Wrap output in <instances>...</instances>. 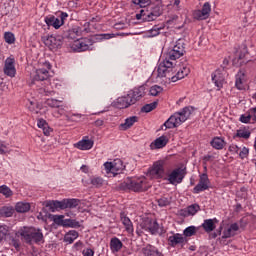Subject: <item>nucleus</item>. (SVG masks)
I'll use <instances>...</instances> for the list:
<instances>
[{
    "mask_svg": "<svg viewBox=\"0 0 256 256\" xmlns=\"http://www.w3.org/2000/svg\"><path fill=\"white\" fill-rule=\"evenodd\" d=\"M65 229H83V225L81 222L77 221V219L68 218L64 224Z\"/></svg>",
    "mask_w": 256,
    "mask_h": 256,
    "instance_id": "obj_34",
    "label": "nucleus"
},
{
    "mask_svg": "<svg viewBox=\"0 0 256 256\" xmlns=\"http://www.w3.org/2000/svg\"><path fill=\"white\" fill-rule=\"evenodd\" d=\"M43 207H46L50 213L62 211L61 200H46L43 202Z\"/></svg>",
    "mask_w": 256,
    "mask_h": 256,
    "instance_id": "obj_22",
    "label": "nucleus"
},
{
    "mask_svg": "<svg viewBox=\"0 0 256 256\" xmlns=\"http://www.w3.org/2000/svg\"><path fill=\"white\" fill-rule=\"evenodd\" d=\"M0 194L4 195V197H6V199H9V197H13V190H11V188H9V186H7V185H1L0 186Z\"/></svg>",
    "mask_w": 256,
    "mask_h": 256,
    "instance_id": "obj_48",
    "label": "nucleus"
},
{
    "mask_svg": "<svg viewBox=\"0 0 256 256\" xmlns=\"http://www.w3.org/2000/svg\"><path fill=\"white\" fill-rule=\"evenodd\" d=\"M251 119H253V116L250 113V110H248L245 114L240 115L239 121L240 123H251Z\"/></svg>",
    "mask_w": 256,
    "mask_h": 256,
    "instance_id": "obj_53",
    "label": "nucleus"
},
{
    "mask_svg": "<svg viewBox=\"0 0 256 256\" xmlns=\"http://www.w3.org/2000/svg\"><path fill=\"white\" fill-rule=\"evenodd\" d=\"M136 19L138 21H140V19H142V21H144V22H149V20L147 19V10L141 9L140 13L136 14Z\"/></svg>",
    "mask_w": 256,
    "mask_h": 256,
    "instance_id": "obj_57",
    "label": "nucleus"
},
{
    "mask_svg": "<svg viewBox=\"0 0 256 256\" xmlns=\"http://www.w3.org/2000/svg\"><path fill=\"white\" fill-rule=\"evenodd\" d=\"M119 33H104V34H96L95 39L96 41H105L108 39H113V37H118Z\"/></svg>",
    "mask_w": 256,
    "mask_h": 256,
    "instance_id": "obj_43",
    "label": "nucleus"
},
{
    "mask_svg": "<svg viewBox=\"0 0 256 256\" xmlns=\"http://www.w3.org/2000/svg\"><path fill=\"white\" fill-rule=\"evenodd\" d=\"M240 159H247L249 157V148L243 147L242 150L238 153Z\"/></svg>",
    "mask_w": 256,
    "mask_h": 256,
    "instance_id": "obj_61",
    "label": "nucleus"
},
{
    "mask_svg": "<svg viewBox=\"0 0 256 256\" xmlns=\"http://www.w3.org/2000/svg\"><path fill=\"white\" fill-rule=\"evenodd\" d=\"M208 189L209 185L198 182V184L193 188L192 193L194 195H198V193H202V191H207Z\"/></svg>",
    "mask_w": 256,
    "mask_h": 256,
    "instance_id": "obj_47",
    "label": "nucleus"
},
{
    "mask_svg": "<svg viewBox=\"0 0 256 256\" xmlns=\"http://www.w3.org/2000/svg\"><path fill=\"white\" fill-rule=\"evenodd\" d=\"M113 166H114L113 177H117V175H121V173L125 171V164L123 163V160L119 158H116L113 160Z\"/></svg>",
    "mask_w": 256,
    "mask_h": 256,
    "instance_id": "obj_29",
    "label": "nucleus"
},
{
    "mask_svg": "<svg viewBox=\"0 0 256 256\" xmlns=\"http://www.w3.org/2000/svg\"><path fill=\"white\" fill-rule=\"evenodd\" d=\"M217 223H219V220L217 218H210V219H206L204 220V222L202 223L201 226L202 229L206 232V233H212V231H215V229L217 228Z\"/></svg>",
    "mask_w": 256,
    "mask_h": 256,
    "instance_id": "obj_21",
    "label": "nucleus"
},
{
    "mask_svg": "<svg viewBox=\"0 0 256 256\" xmlns=\"http://www.w3.org/2000/svg\"><path fill=\"white\" fill-rule=\"evenodd\" d=\"M148 173L150 177H154V179H164L165 160H158L154 162Z\"/></svg>",
    "mask_w": 256,
    "mask_h": 256,
    "instance_id": "obj_12",
    "label": "nucleus"
},
{
    "mask_svg": "<svg viewBox=\"0 0 256 256\" xmlns=\"http://www.w3.org/2000/svg\"><path fill=\"white\" fill-rule=\"evenodd\" d=\"M167 143H169V138L166 135H162L151 143V147L154 146V149H163V147H167Z\"/></svg>",
    "mask_w": 256,
    "mask_h": 256,
    "instance_id": "obj_28",
    "label": "nucleus"
},
{
    "mask_svg": "<svg viewBox=\"0 0 256 256\" xmlns=\"http://www.w3.org/2000/svg\"><path fill=\"white\" fill-rule=\"evenodd\" d=\"M120 221L122 225L124 226V229L126 232H128L129 235H134L135 228L133 227V222L131 221V218L127 216V213L120 212Z\"/></svg>",
    "mask_w": 256,
    "mask_h": 256,
    "instance_id": "obj_18",
    "label": "nucleus"
},
{
    "mask_svg": "<svg viewBox=\"0 0 256 256\" xmlns=\"http://www.w3.org/2000/svg\"><path fill=\"white\" fill-rule=\"evenodd\" d=\"M201 227H196V226H188L183 230V236L186 239H189V237H193L194 235H197V231H199Z\"/></svg>",
    "mask_w": 256,
    "mask_h": 256,
    "instance_id": "obj_38",
    "label": "nucleus"
},
{
    "mask_svg": "<svg viewBox=\"0 0 256 256\" xmlns=\"http://www.w3.org/2000/svg\"><path fill=\"white\" fill-rule=\"evenodd\" d=\"M132 3L140 9H147L151 5V0H132Z\"/></svg>",
    "mask_w": 256,
    "mask_h": 256,
    "instance_id": "obj_50",
    "label": "nucleus"
},
{
    "mask_svg": "<svg viewBox=\"0 0 256 256\" xmlns=\"http://www.w3.org/2000/svg\"><path fill=\"white\" fill-rule=\"evenodd\" d=\"M28 109L32 113H39V109H41V107H39V103L31 101Z\"/></svg>",
    "mask_w": 256,
    "mask_h": 256,
    "instance_id": "obj_59",
    "label": "nucleus"
},
{
    "mask_svg": "<svg viewBox=\"0 0 256 256\" xmlns=\"http://www.w3.org/2000/svg\"><path fill=\"white\" fill-rule=\"evenodd\" d=\"M101 21V17L96 16L92 17L89 22L84 23V31L85 33H91V23H99Z\"/></svg>",
    "mask_w": 256,
    "mask_h": 256,
    "instance_id": "obj_46",
    "label": "nucleus"
},
{
    "mask_svg": "<svg viewBox=\"0 0 256 256\" xmlns=\"http://www.w3.org/2000/svg\"><path fill=\"white\" fill-rule=\"evenodd\" d=\"M83 247H85V244H83V241L79 240L76 243H74L72 249L74 251H81V249H83Z\"/></svg>",
    "mask_w": 256,
    "mask_h": 256,
    "instance_id": "obj_63",
    "label": "nucleus"
},
{
    "mask_svg": "<svg viewBox=\"0 0 256 256\" xmlns=\"http://www.w3.org/2000/svg\"><path fill=\"white\" fill-rule=\"evenodd\" d=\"M244 80H245V72H243L242 70H239L235 75V87L236 89H238V91H243V89H245V86H243Z\"/></svg>",
    "mask_w": 256,
    "mask_h": 256,
    "instance_id": "obj_33",
    "label": "nucleus"
},
{
    "mask_svg": "<svg viewBox=\"0 0 256 256\" xmlns=\"http://www.w3.org/2000/svg\"><path fill=\"white\" fill-rule=\"evenodd\" d=\"M196 109L197 108H195L194 106H185L180 111L176 112V115H178V117H180L181 120L184 119V123H185V121H187V119L191 117L193 111H195Z\"/></svg>",
    "mask_w": 256,
    "mask_h": 256,
    "instance_id": "obj_27",
    "label": "nucleus"
},
{
    "mask_svg": "<svg viewBox=\"0 0 256 256\" xmlns=\"http://www.w3.org/2000/svg\"><path fill=\"white\" fill-rule=\"evenodd\" d=\"M139 122V117L138 116H130L124 120V123H121L118 126L119 131H129L135 123Z\"/></svg>",
    "mask_w": 256,
    "mask_h": 256,
    "instance_id": "obj_23",
    "label": "nucleus"
},
{
    "mask_svg": "<svg viewBox=\"0 0 256 256\" xmlns=\"http://www.w3.org/2000/svg\"><path fill=\"white\" fill-rule=\"evenodd\" d=\"M247 55H249V48L247 44L243 43L234 52V58L232 60L233 65L235 67H242L243 64L247 63V61H245Z\"/></svg>",
    "mask_w": 256,
    "mask_h": 256,
    "instance_id": "obj_9",
    "label": "nucleus"
},
{
    "mask_svg": "<svg viewBox=\"0 0 256 256\" xmlns=\"http://www.w3.org/2000/svg\"><path fill=\"white\" fill-rule=\"evenodd\" d=\"M63 36H53L50 35L43 39L44 45L50 49V51H57L63 47Z\"/></svg>",
    "mask_w": 256,
    "mask_h": 256,
    "instance_id": "obj_13",
    "label": "nucleus"
},
{
    "mask_svg": "<svg viewBox=\"0 0 256 256\" xmlns=\"http://www.w3.org/2000/svg\"><path fill=\"white\" fill-rule=\"evenodd\" d=\"M62 211H67V209H77L78 205H81V200L79 198H64L61 200Z\"/></svg>",
    "mask_w": 256,
    "mask_h": 256,
    "instance_id": "obj_19",
    "label": "nucleus"
},
{
    "mask_svg": "<svg viewBox=\"0 0 256 256\" xmlns=\"http://www.w3.org/2000/svg\"><path fill=\"white\" fill-rule=\"evenodd\" d=\"M110 249L112 253H119V251L123 249V242L115 236L112 237L110 240Z\"/></svg>",
    "mask_w": 256,
    "mask_h": 256,
    "instance_id": "obj_32",
    "label": "nucleus"
},
{
    "mask_svg": "<svg viewBox=\"0 0 256 256\" xmlns=\"http://www.w3.org/2000/svg\"><path fill=\"white\" fill-rule=\"evenodd\" d=\"M210 145L212 149H216V151H221L227 147V142L225 141V137L215 136L210 141Z\"/></svg>",
    "mask_w": 256,
    "mask_h": 256,
    "instance_id": "obj_24",
    "label": "nucleus"
},
{
    "mask_svg": "<svg viewBox=\"0 0 256 256\" xmlns=\"http://www.w3.org/2000/svg\"><path fill=\"white\" fill-rule=\"evenodd\" d=\"M69 18V14L64 11H58L57 17L55 15H48L44 18V23L47 25V29H61L65 25V21Z\"/></svg>",
    "mask_w": 256,
    "mask_h": 256,
    "instance_id": "obj_5",
    "label": "nucleus"
},
{
    "mask_svg": "<svg viewBox=\"0 0 256 256\" xmlns=\"http://www.w3.org/2000/svg\"><path fill=\"white\" fill-rule=\"evenodd\" d=\"M93 43L95 42L91 38H78L72 44V49L75 53H83V51H89Z\"/></svg>",
    "mask_w": 256,
    "mask_h": 256,
    "instance_id": "obj_11",
    "label": "nucleus"
},
{
    "mask_svg": "<svg viewBox=\"0 0 256 256\" xmlns=\"http://www.w3.org/2000/svg\"><path fill=\"white\" fill-rule=\"evenodd\" d=\"M157 105H159V101L156 100L150 104H145L142 108H141V113H151V111H155V108L157 107Z\"/></svg>",
    "mask_w": 256,
    "mask_h": 256,
    "instance_id": "obj_44",
    "label": "nucleus"
},
{
    "mask_svg": "<svg viewBox=\"0 0 256 256\" xmlns=\"http://www.w3.org/2000/svg\"><path fill=\"white\" fill-rule=\"evenodd\" d=\"M212 83H214L215 87H217V91H221L223 85H225V75L221 69H216L211 74Z\"/></svg>",
    "mask_w": 256,
    "mask_h": 256,
    "instance_id": "obj_16",
    "label": "nucleus"
},
{
    "mask_svg": "<svg viewBox=\"0 0 256 256\" xmlns=\"http://www.w3.org/2000/svg\"><path fill=\"white\" fill-rule=\"evenodd\" d=\"M201 10L203 11L204 15L209 18L211 16V3L205 2Z\"/></svg>",
    "mask_w": 256,
    "mask_h": 256,
    "instance_id": "obj_56",
    "label": "nucleus"
},
{
    "mask_svg": "<svg viewBox=\"0 0 256 256\" xmlns=\"http://www.w3.org/2000/svg\"><path fill=\"white\" fill-rule=\"evenodd\" d=\"M104 168H105L106 173H112V175H113V173H115L113 162H105Z\"/></svg>",
    "mask_w": 256,
    "mask_h": 256,
    "instance_id": "obj_62",
    "label": "nucleus"
},
{
    "mask_svg": "<svg viewBox=\"0 0 256 256\" xmlns=\"http://www.w3.org/2000/svg\"><path fill=\"white\" fill-rule=\"evenodd\" d=\"M236 231H239V224L237 222L232 223L228 228H225L222 237L218 238L220 245H227V241L225 239L235 237Z\"/></svg>",
    "mask_w": 256,
    "mask_h": 256,
    "instance_id": "obj_14",
    "label": "nucleus"
},
{
    "mask_svg": "<svg viewBox=\"0 0 256 256\" xmlns=\"http://www.w3.org/2000/svg\"><path fill=\"white\" fill-rule=\"evenodd\" d=\"M49 217H52L53 222L55 223V225H58L60 227H65V215H51L49 214Z\"/></svg>",
    "mask_w": 256,
    "mask_h": 256,
    "instance_id": "obj_42",
    "label": "nucleus"
},
{
    "mask_svg": "<svg viewBox=\"0 0 256 256\" xmlns=\"http://www.w3.org/2000/svg\"><path fill=\"white\" fill-rule=\"evenodd\" d=\"M16 213H29L31 211V204L28 202H18L15 205Z\"/></svg>",
    "mask_w": 256,
    "mask_h": 256,
    "instance_id": "obj_35",
    "label": "nucleus"
},
{
    "mask_svg": "<svg viewBox=\"0 0 256 256\" xmlns=\"http://www.w3.org/2000/svg\"><path fill=\"white\" fill-rule=\"evenodd\" d=\"M75 239H79V232L77 230H69L64 235V243H67L68 245H73Z\"/></svg>",
    "mask_w": 256,
    "mask_h": 256,
    "instance_id": "obj_30",
    "label": "nucleus"
},
{
    "mask_svg": "<svg viewBox=\"0 0 256 256\" xmlns=\"http://www.w3.org/2000/svg\"><path fill=\"white\" fill-rule=\"evenodd\" d=\"M247 199H249V193L247 188H245V186L241 187L240 190L236 191V198H235V202L237 203V201H247Z\"/></svg>",
    "mask_w": 256,
    "mask_h": 256,
    "instance_id": "obj_37",
    "label": "nucleus"
},
{
    "mask_svg": "<svg viewBox=\"0 0 256 256\" xmlns=\"http://www.w3.org/2000/svg\"><path fill=\"white\" fill-rule=\"evenodd\" d=\"M83 256H95V250L93 248H86L82 251Z\"/></svg>",
    "mask_w": 256,
    "mask_h": 256,
    "instance_id": "obj_64",
    "label": "nucleus"
},
{
    "mask_svg": "<svg viewBox=\"0 0 256 256\" xmlns=\"http://www.w3.org/2000/svg\"><path fill=\"white\" fill-rule=\"evenodd\" d=\"M93 145H95V141L89 139V136H84L82 140L76 143V148L80 151H89L93 149Z\"/></svg>",
    "mask_w": 256,
    "mask_h": 256,
    "instance_id": "obj_20",
    "label": "nucleus"
},
{
    "mask_svg": "<svg viewBox=\"0 0 256 256\" xmlns=\"http://www.w3.org/2000/svg\"><path fill=\"white\" fill-rule=\"evenodd\" d=\"M146 37L149 39L153 37H158V35H161V32H159V28H157L155 25L152 27V29L145 32Z\"/></svg>",
    "mask_w": 256,
    "mask_h": 256,
    "instance_id": "obj_52",
    "label": "nucleus"
},
{
    "mask_svg": "<svg viewBox=\"0 0 256 256\" xmlns=\"http://www.w3.org/2000/svg\"><path fill=\"white\" fill-rule=\"evenodd\" d=\"M150 95L152 97H157V95H159V93H163V87L159 86V85H153L151 88H150V91H149Z\"/></svg>",
    "mask_w": 256,
    "mask_h": 256,
    "instance_id": "obj_55",
    "label": "nucleus"
},
{
    "mask_svg": "<svg viewBox=\"0 0 256 256\" xmlns=\"http://www.w3.org/2000/svg\"><path fill=\"white\" fill-rule=\"evenodd\" d=\"M51 69V62L45 61L43 63V68H39L35 71V75L32 77L29 82V86L33 87V85H37V83L41 81H47L49 79V71Z\"/></svg>",
    "mask_w": 256,
    "mask_h": 256,
    "instance_id": "obj_6",
    "label": "nucleus"
},
{
    "mask_svg": "<svg viewBox=\"0 0 256 256\" xmlns=\"http://www.w3.org/2000/svg\"><path fill=\"white\" fill-rule=\"evenodd\" d=\"M81 33H83V30L79 26L72 27L67 32V38L72 39V41H77L79 37H81Z\"/></svg>",
    "mask_w": 256,
    "mask_h": 256,
    "instance_id": "obj_31",
    "label": "nucleus"
},
{
    "mask_svg": "<svg viewBox=\"0 0 256 256\" xmlns=\"http://www.w3.org/2000/svg\"><path fill=\"white\" fill-rule=\"evenodd\" d=\"M20 235L25 239L26 243H31V241L36 244L45 243L43 231L40 228L24 226V228L20 230Z\"/></svg>",
    "mask_w": 256,
    "mask_h": 256,
    "instance_id": "obj_4",
    "label": "nucleus"
},
{
    "mask_svg": "<svg viewBox=\"0 0 256 256\" xmlns=\"http://www.w3.org/2000/svg\"><path fill=\"white\" fill-rule=\"evenodd\" d=\"M4 40L8 45H13V43H15V34H13V32H5Z\"/></svg>",
    "mask_w": 256,
    "mask_h": 256,
    "instance_id": "obj_54",
    "label": "nucleus"
},
{
    "mask_svg": "<svg viewBox=\"0 0 256 256\" xmlns=\"http://www.w3.org/2000/svg\"><path fill=\"white\" fill-rule=\"evenodd\" d=\"M192 17L196 21H205L209 19V17L205 15V13L201 9L194 10L192 13Z\"/></svg>",
    "mask_w": 256,
    "mask_h": 256,
    "instance_id": "obj_40",
    "label": "nucleus"
},
{
    "mask_svg": "<svg viewBox=\"0 0 256 256\" xmlns=\"http://www.w3.org/2000/svg\"><path fill=\"white\" fill-rule=\"evenodd\" d=\"M188 213L190 216L197 215L201 211V206L197 203L191 204L187 207Z\"/></svg>",
    "mask_w": 256,
    "mask_h": 256,
    "instance_id": "obj_51",
    "label": "nucleus"
},
{
    "mask_svg": "<svg viewBox=\"0 0 256 256\" xmlns=\"http://www.w3.org/2000/svg\"><path fill=\"white\" fill-rule=\"evenodd\" d=\"M183 123H185V119L182 118L181 120V118L175 112L165 121V123L162 125V129L163 127H165L164 131H167V129H177V127Z\"/></svg>",
    "mask_w": 256,
    "mask_h": 256,
    "instance_id": "obj_15",
    "label": "nucleus"
},
{
    "mask_svg": "<svg viewBox=\"0 0 256 256\" xmlns=\"http://www.w3.org/2000/svg\"><path fill=\"white\" fill-rule=\"evenodd\" d=\"M187 175V168H175L170 173L167 174V178H164V181H168L170 185H179L183 183Z\"/></svg>",
    "mask_w": 256,
    "mask_h": 256,
    "instance_id": "obj_8",
    "label": "nucleus"
},
{
    "mask_svg": "<svg viewBox=\"0 0 256 256\" xmlns=\"http://www.w3.org/2000/svg\"><path fill=\"white\" fill-rule=\"evenodd\" d=\"M171 236L168 237L169 247H180V249H185V246L189 243V238H186L181 233L170 232Z\"/></svg>",
    "mask_w": 256,
    "mask_h": 256,
    "instance_id": "obj_10",
    "label": "nucleus"
},
{
    "mask_svg": "<svg viewBox=\"0 0 256 256\" xmlns=\"http://www.w3.org/2000/svg\"><path fill=\"white\" fill-rule=\"evenodd\" d=\"M147 87L145 84L134 87L129 90L126 96H122L116 99L115 107L117 109H129L131 105H135V103L141 101L143 97L147 94L145 92Z\"/></svg>",
    "mask_w": 256,
    "mask_h": 256,
    "instance_id": "obj_2",
    "label": "nucleus"
},
{
    "mask_svg": "<svg viewBox=\"0 0 256 256\" xmlns=\"http://www.w3.org/2000/svg\"><path fill=\"white\" fill-rule=\"evenodd\" d=\"M199 183H202V185H209V183H211V181L209 180V175H207V173L201 174Z\"/></svg>",
    "mask_w": 256,
    "mask_h": 256,
    "instance_id": "obj_60",
    "label": "nucleus"
},
{
    "mask_svg": "<svg viewBox=\"0 0 256 256\" xmlns=\"http://www.w3.org/2000/svg\"><path fill=\"white\" fill-rule=\"evenodd\" d=\"M142 254L144 256H165V254H163V252H161L159 248L151 244H147L145 247L142 248Z\"/></svg>",
    "mask_w": 256,
    "mask_h": 256,
    "instance_id": "obj_26",
    "label": "nucleus"
},
{
    "mask_svg": "<svg viewBox=\"0 0 256 256\" xmlns=\"http://www.w3.org/2000/svg\"><path fill=\"white\" fill-rule=\"evenodd\" d=\"M146 19H148L149 22L155 21L158 17H161L163 15V9L161 8V5L156 4L152 7L146 8Z\"/></svg>",
    "mask_w": 256,
    "mask_h": 256,
    "instance_id": "obj_17",
    "label": "nucleus"
},
{
    "mask_svg": "<svg viewBox=\"0 0 256 256\" xmlns=\"http://www.w3.org/2000/svg\"><path fill=\"white\" fill-rule=\"evenodd\" d=\"M13 213H15L13 206H3L0 208L1 217H13Z\"/></svg>",
    "mask_w": 256,
    "mask_h": 256,
    "instance_id": "obj_39",
    "label": "nucleus"
},
{
    "mask_svg": "<svg viewBox=\"0 0 256 256\" xmlns=\"http://www.w3.org/2000/svg\"><path fill=\"white\" fill-rule=\"evenodd\" d=\"M172 198L161 196L160 198L156 199V203L158 207H169L171 205Z\"/></svg>",
    "mask_w": 256,
    "mask_h": 256,
    "instance_id": "obj_41",
    "label": "nucleus"
},
{
    "mask_svg": "<svg viewBox=\"0 0 256 256\" xmlns=\"http://www.w3.org/2000/svg\"><path fill=\"white\" fill-rule=\"evenodd\" d=\"M140 227L143 231L150 233V235H157L159 233V222L157 221V218L151 216L142 217Z\"/></svg>",
    "mask_w": 256,
    "mask_h": 256,
    "instance_id": "obj_7",
    "label": "nucleus"
},
{
    "mask_svg": "<svg viewBox=\"0 0 256 256\" xmlns=\"http://www.w3.org/2000/svg\"><path fill=\"white\" fill-rule=\"evenodd\" d=\"M149 182H147V178H131L128 177L125 181L119 183L116 186V191L122 193H145V191H149Z\"/></svg>",
    "mask_w": 256,
    "mask_h": 256,
    "instance_id": "obj_3",
    "label": "nucleus"
},
{
    "mask_svg": "<svg viewBox=\"0 0 256 256\" xmlns=\"http://www.w3.org/2000/svg\"><path fill=\"white\" fill-rule=\"evenodd\" d=\"M90 185L95 189H101L105 185V180L101 176H91Z\"/></svg>",
    "mask_w": 256,
    "mask_h": 256,
    "instance_id": "obj_36",
    "label": "nucleus"
},
{
    "mask_svg": "<svg viewBox=\"0 0 256 256\" xmlns=\"http://www.w3.org/2000/svg\"><path fill=\"white\" fill-rule=\"evenodd\" d=\"M4 73L8 77H15V73H17V70L15 69V59L13 58L6 59L5 66H4Z\"/></svg>",
    "mask_w": 256,
    "mask_h": 256,
    "instance_id": "obj_25",
    "label": "nucleus"
},
{
    "mask_svg": "<svg viewBox=\"0 0 256 256\" xmlns=\"http://www.w3.org/2000/svg\"><path fill=\"white\" fill-rule=\"evenodd\" d=\"M9 233V229L7 228V225H0V241H3L5 237H7Z\"/></svg>",
    "mask_w": 256,
    "mask_h": 256,
    "instance_id": "obj_58",
    "label": "nucleus"
},
{
    "mask_svg": "<svg viewBox=\"0 0 256 256\" xmlns=\"http://www.w3.org/2000/svg\"><path fill=\"white\" fill-rule=\"evenodd\" d=\"M249 137H251V132L248 130H237L233 135V139H249Z\"/></svg>",
    "mask_w": 256,
    "mask_h": 256,
    "instance_id": "obj_45",
    "label": "nucleus"
},
{
    "mask_svg": "<svg viewBox=\"0 0 256 256\" xmlns=\"http://www.w3.org/2000/svg\"><path fill=\"white\" fill-rule=\"evenodd\" d=\"M185 43H181L179 41L176 42V45L167 51L166 54L163 55L162 60H159V65L157 69L158 77L161 79L165 77L171 83H177V81H181V79H185L189 73H191V68L189 65H182L177 70L173 66V62L180 59L185 55Z\"/></svg>",
    "mask_w": 256,
    "mask_h": 256,
    "instance_id": "obj_1",
    "label": "nucleus"
},
{
    "mask_svg": "<svg viewBox=\"0 0 256 256\" xmlns=\"http://www.w3.org/2000/svg\"><path fill=\"white\" fill-rule=\"evenodd\" d=\"M60 103H63V101L55 98H48L45 100V105H47L48 107H51L52 109H57Z\"/></svg>",
    "mask_w": 256,
    "mask_h": 256,
    "instance_id": "obj_49",
    "label": "nucleus"
}]
</instances>
